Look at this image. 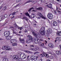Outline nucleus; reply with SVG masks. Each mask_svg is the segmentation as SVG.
I'll list each match as a JSON object with an SVG mask.
<instances>
[{
	"label": "nucleus",
	"mask_w": 61,
	"mask_h": 61,
	"mask_svg": "<svg viewBox=\"0 0 61 61\" xmlns=\"http://www.w3.org/2000/svg\"><path fill=\"white\" fill-rule=\"evenodd\" d=\"M15 26L16 27H18V25H15Z\"/></svg>",
	"instance_id": "57"
},
{
	"label": "nucleus",
	"mask_w": 61,
	"mask_h": 61,
	"mask_svg": "<svg viewBox=\"0 0 61 61\" xmlns=\"http://www.w3.org/2000/svg\"><path fill=\"white\" fill-rule=\"evenodd\" d=\"M30 59L29 58V56H27V60L28 61V60H29Z\"/></svg>",
	"instance_id": "31"
},
{
	"label": "nucleus",
	"mask_w": 61,
	"mask_h": 61,
	"mask_svg": "<svg viewBox=\"0 0 61 61\" xmlns=\"http://www.w3.org/2000/svg\"><path fill=\"white\" fill-rule=\"evenodd\" d=\"M4 35L5 37H7L6 38V39L7 40H10L11 39L12 37L11 36H9V35H10V32L9 31H5L4 33Z\"/></svg>",
	"instance_id": "2"
},
{
	"label": "nucleus",
	"mask_w": 61,
	"mask_h": 61,
	"mask_svg": "<svg viewBox=\"0 0 61 61\" xmlns=\"http://www.w3.org/2000/svg\"><path fill=\"white\" fill-rule=\"evenodd\" d=\"M25 14L26 16H28L29 17H30V15L28 12H25Z\"/></svg>",
	"instance_id": "13"
},
{
	"label": "nucleus",
	"mask_w": 61,
	"mask_h": 61,
	"mask_svg": "<svg viewBox=\"0 0 61 61\" xmlns=\"http://www.w3.org/2000/svg\"><path fill=\"white\" fill-rule=\"evenodd\" d=\"M15 32L14 31H13V34H15Z\"/></svg>",
	"instance_id": "58"
},
{
	"label": "nucleus",
	"mask_w": 61,
	"mask_h": 61,
	"mask_svg": "<svg viewBox=\"0 0 61 61\" xmlns=\"http://www.w3.org/2000/svg\"><path fill=\"white\" fill-rule=\"evenodd\" d=\"M20 5V4H18L17 5L14 6V7H17V6H19V5Z\"/></svg>",
	"instance_id": "35"
},
{
	"label": "nucleus",
	"mask_w": 61,
	"mask_h": 61,
	"mask_svg": "<svg viewBox=\"0 0 61 61\" xmlns=\"http://www.w3.org/2000/svg\"><path fill=\"white\" fill-rule=\"evenodd\" d=\"M45 6H46L48 8H49L50 9H53L52 7V5L51 3H49V5H45Z\"/></svg>",
	"instance_id": "9"
},
{
	"label": "nucleus",
	"mask_w": 61,
	"mask_h": 61,
	"mask_svg": "<svg viewBox=\"0 0 61 61\" xmlns=\"http://www.w3.org/2000/svg\"><path fill=\"white\" fill-rule=\"evenodd\" d=\"M19 33H21V31H19Z\"/></svg>",
	"instance_id": "64"
},
{
	"label": "nucleus",
	"mask_w": 61,
	"mask_h": 61,
	"mask_svg": "<svg viewBox=\"0 0 61 61\" xmlns=\"http://www.w3.org/2000/svg\"><path fill=\"white\" fill-rule=\"evenodd\" d=\"M57 21L58 24L59 25L60 24V21L59 20H58Z\"/></svg>",
	"instance_id": "37"
},
{
	"label": "nucleus",
	"mask_w": 61,
	"mask_h": 61,
	"mask_svg": "<svg viewBox=\"0 0 61 61\" xmlns=\"http://www.w3.org/2000/svg\"><path fill=\"white\" fill-rule=\"evenodd\" d=\"M48 45L50 47H54V45L51 43H49L48 44Z\"/></svg>",
	"instance_id": "17"
},
{
	"label": "nucleus",
	"mask_w": 61,
	"mask_h": 61,
	"mask_svg": "<svg viewBox=\"0 0 61 61\" xmlns=\"http://www.w3.org/2000/svg\"><path fill=\"white\" fill-rule=\"evenodd\" d=\"M3 40V39L0 38V40Z\"/></svg>",
	"instance_id": "60"
},
{
	"label": "nucleus",
	"mask_w": 61,
	"mask_h": 61,
	"mask_svg": "<svg viewBox=\"0 0 61 61\" xmlns=\"http://www.w3.org/2000/svg\"><path fill=\"white\" fill-rule=\"evenodd\" d=\"M48 57L50 59H51L54 58V57L52 56H49Z\"/></svg>",
	"instance_id": "24"
},
{
	"label": "nucleus",
	"mask_w": 61,
	"mask_h": 61,
	"mask_svg": "<svg viewBox=\"0 0 61 61\" xmlns=\"http://www.w3.org/2000/svg\"><path fill=\"white\" fill-rule=\"evenodd\" d=\"M59 47L60 48V50H61V45H59Z\"/></svg>",
	"instance_id": "45"
},
{
	"label": "nucleus",
	"mask_w": 61,
	"mask_h": 61,
	"mask_svg": "<svg viewBox=\"0 0 61 61\" xmlns=\"http://www.w3.org/2000/svg\"><path fill=\"white\" fill-rule=\"evenodd\" d=\"M30 46L31 47H34V45H31Z\"/></svg>",
	"instance_id": "48"
},
{
	"label": "nucleus",
	"mask_w": 61,
	"mask_h": 61,
	"mask_svg": "<svg viewBox=\"0 0 61 61\" xmlns=\"http://www.w3.org/2000/svg\"><path fill=\"white\" fill-rule=\"evenodd\" d=\"M23 19H24L26 20V17H23Z\"/></svg>",
	"instance_id": "42"
},
{
	"label": "nucleus",
	"mask_w": 61,
	"mask_h": 61,
	"mask_svg": "<svg viewBox=\"0 0 61 61\" xmlns=\"http://www.w3.org/2000/svg\"><path fill=\"white\" fill-rule=\"evenodd\" d=\"M12 15V13H10L9 15V16H10V15Z\"/></svg>",
	"instance_id": "56"
},
{
	"label": "nucleus",
	"mask_w": 61,
	"mask_h": 61,
	"mask_svg": "<svg viewBox=\"0 0 61 61\" xmlns=\"http://www.w3.org/2000/svg\"><path fill=\"white\" fill-rule=\"evenodd\" d=\"M47 32L48 33H49L50 34H52V30L51 29H47Z\"/></svg>",
	"instance_id": "12"
},
{
	"label": "nucleus",
	"mask_w": 61,
	"mask_h": 61,
	"mask_svg": "<svg viewBox=\"0 0 61 61\" xmlns=\"http://www.w3.org/2000/svg\"><path fill=\"white\" fill-rule=\"evenodd\" d=\"M18 29H20V27H19L18 28Z\"/></svg>",
	"instance_id": "62"
},
{
	"label": "nucleus",
	"mask_w": 61,
	"mask_h": 61,
	"mask_svg": "<svg viewBox=\"0 0 61 61\" xmlns=\"http://www.w3.org/2000/svg\"><path fill=\"white\" fill-rule=\"evenodd\" d=\"M57 25V23L55 21H53V26H56Z\"/></svg>",
	"instance_id": "16"
},
{
	"label": "nucleus",
	"mask_w": 61,
	"mask_h": 61,
	"mask_svg": "<svg viewBox=\"0 0 61 61\" xmlns=\"http://www.w3.org/2000/svg\"><path fill=\"white\" fill-rule=\"evenodd\" d=\"M45 27H42L40 30V34L42 36H46V35H45Z\"/></svg>",
	"instance_id": "3"
},
{
	"label": "nucleus",
	"mask_w": 61,
	"mask_h": 61,
	"mask_svg": "<svg viewBox=\"0 0 61 61\" xmlns=\"http://www.w3.org/2000/svg\"><path fill=\"white\" fill-rule=\"evenodd\" d=\"M19 56H20V57L21 58H25L26 57V56L25 54L24 53L23 54H22L20 52H19L18 53Z\"/></svg>",
	"instance_id": "5"
},
{
	"label": "nucleus",
	"mask_w": 61,
	"mask_h": 61,
	"mask_svg": "<svg viewBox=\"0 0 61 61\" xmlns=\"http://www.w3.org/2000/svg\"><path fill=\"white\" fill-rule=\"evenodd\" d=\"M34 7H32L31 8H30V9H29L28 10V12H30V11H31V9H34Z\"/></svg>",
	"instance_id": "27"
},
{
	"label": "nucleus",
	"mask_w": 61,
	"mask_h": 61,
	"mask_svg": "<svg viewBox=\"0 0 61 61\" xmlns=\"http://www.w3.org/2000/svg\"><path fill=\"white\" fill-rule=\"evenodd\" d=\"M53 15L51 13H49L47 15V16L50 19H52V18H53Z\"/></svg>",
	"instance_id": "7"
},
{
	"label": "nucleus",
	"mask_w": 61,
	"mask_h": 61,
	"mask_svg": "<svg viewBox=\"0 0 61 61\" xmlns=\"http://www.w3.org/2000/svg\"><path fill=\"white\" fill-rule=\"evenodd\" d=\"M45 42H46V43H47V41H46L45 40Z\"/></svg>",
	"instance_id": "54"
},
{
	"label": "nucleus",
	"mask_w": 61,
	"mask_h": 61,
	"mask_svg": "<svg viewBox=\"0 0 61 61\" xmlns=\"http://www.w3.org/2000/svg\"><path fill=\"white\" fill-rule=\"evenodd\" d=\"M3 18L2 17H0V21H2Z\"/></svg>",
	"instance_id": "39"
},
{
	"label": "nucleus",
	"mask_w": 61,
	"mask_h": 61,
	"mask_svg": "<svg viewBox=\"0 0 61 61\" xmlns=\"http://www.w3.org/2000/svg\"><path fill=\"white\" fill-rule=\"evenodd\" d=\"M27 37L28 39L26 40V43H30V40L32 41L33 39L32 38V36L30 35H28L27 36Z\"/></svg>",
	"instance_id": "4"
},
{
	"label": "nucleus",
	"mask_w": 61,
	"mask_h": 61,
	"mask_svg": "<svg viewBox=\"0 0 61 61\" xmlns=\"http://www.w3.org/2000/svg\"><path fill=\"white\" fill-rule=\"evenodd\" d=\"M41 46H44L42 45V44H41Z\"/></svg>",
	"instance_id": "61"
},
{
	"label": "nucleus",
	"mask_w": 61,
	"mask_h": 61,
	"mask_svg": "<svg viewBox=\"0 0 61 61\" xmlns=\"http://www.w3.org/2000/svg\"><path fill=\"white\" fill-rule=\"evenodd\" d=\"M57 9H58V8L57 7V6H56V10H57Z\"/></svg>",
	"instance_id": "55"
},
{
	"label": "nucleus",
	"mask_w": 61,
	"mask_h": 61,
	"mask_svg": "<svg viewBox=\"0 0 61 61\" xmlns=\"http://www.w3.org/2000/svg\"><path fill=\"white\" fill-rule=\"evenodd\" d=\"M38 53H39V52H36L34 53V54H38Z\"/></svg>",
	"instance_id": "44"
},
{
	"label": "nucleus",
	"mask_w": 61,
	"mask_h": 61,
	"mask_svg": "<svg viewBox=\"0 0 61 61\" xmlns=\"http://www.w3.org/2000/svg\"><path fill=\"white\" fill-rule=\"evenodd\" d=\"M28 61H32V60L31 59H30V60H28Z\"/></svg>",
	"instance_id": "51"
},
{
	"label": "nucleus",
	"mask_w": 61,
	"mask_h": 61,
	"mask_svg": "<svg viewBox=\"0 0 61 61\" xmlns=\"http://www.w3.org/2000/svg\"><path fill=\"white\" fill-rule=\"evenodd\" d=\"M32 33L33 36H34L35 37H34V41L36 44H39V43L40 40L39 39L37 38L36 39V36L37 35L36 34V33L34 31H32Z\"/></svg>",
	"instance_id": "1"
},
{
	"label": "nucleus",
	"mask_w": 61,
	"mask_h": 61,
	"mask_svg": "<svg viewBox=\"0 0 61 61\" xmlns=\"http://www.w3.org/2000/svg\"><path fill=\"white\" fill-rule=\"evenodd\" d=\"M17 44L16 43H13L12 45V46H17Z\"/></svg>",
	"instance_id": "25"
},
{
	"label": "nucleus",
	"mask_w": 61,
	"mask_h": 61,
	"mask_svg": "<svg viewBox=\"0 0 61 61\" xmlns=\"http://www.w3.org/2000/svg\"><path fill=\"white\" fill-rule=\"evenodd\" d=\"M2 61H8V59L7 58H5L2 60Z\"/></svg>",
	"instance_id": "23"
},
{
	"label": "nucleus",
	"mask_w": 61,
	"mask_h": 61,
	"mask_svg": "<svg viewBox=\"0 0 61 61\" xmlns=\"http://www.w3.org/2000/svg\"><path fill=\"white\" fill-rule=\"evenodd\" d=\"M10 29H11V28H13V27L12 26H10Z\"/></svg>",
	"instance_id": "49"
},
{
	"label": "nucleus",
	"mask_w": 61,
	"mask_h": 61,
	"mask_svg": "<svg viewBox=\"0 0 61 61\" xmlns=\"http://www.w3.org/2000/svg\"><path fill=\"white\" fill-rule=\"evenodd\" d=\"M56 39L57 41H59V42L60 41H61V39H60L59 37H57L56 38Z\"/></svg>",
	"instance_id": "18"
},
{
	"label": "nucleus",
	"mask_w": 61,
	"mask_h": 61,
	"mask_svg": "<svg viewBox=\"0 0 61 61\" xmlns=\"http://www.w3.org/2000/svg\"><path fill=\"white\" fill-rule=\"evenodd\" d=\"M16 41H14V39H11L10 40V42L12 44L13 43V42H14Z\"/></svg>",
	"instance_id": "22"
},
{
	"label": "nucleus",
	"mask_w": 61,
	"mask_h": 61,
	"mask_svg": "<svg viewBox=\"0 0 61 61\" xmlns=\"http://www.w3.org/2000/svg\"><path fill=\"white\" fill-rule=\"evenodd\" d=\"M34 57L35 56H31L30 57L31 59H32V60H33Z\"/></svg>",
	"instance_id": "29"
},
{
	"label": "nucleus",
	"mask_w": 61,
	"mask_h": 61,
	"mask_svg": "<svg viewBox=\"0 0 61 61\" xmlns=\"http://www.w3.org/2000/svg\"><path fill=\"white\" fill-rule=\"evenodd\" d=\"M54 12L55 14H56V10H54Z\"/></svg>",
	"instance_id": "47"
},
{
	"label": "nucleus",
	"mask_w": 61,
	"mask_h": 61,
	"mask_svg": "<svg viewBox=\"0 0 61 61\" xmlns=\"http://www.w3.org/2000/svg\"><path fill=\"white\" fill-rule=\"evenodd\" d=\"M24 52H26V53H31V52L30 51H29L25 50L24 51Z\"/></svg>",
	"instance_id": "26"
},
{
	"label": "nucleus",
	"mask_w": 61,
	"mask_h": 61,
	"mask_svg": "<svg viewBox=\"0 0 61 61\" xmlns=\"http://www.w3.org/2000/svg\"><path fill=\"white\" fill-rule=\"evenodd\" d=\"M22 29H23V27L20 28V30H22Z\"/></svg>",
	"instance_id": "53"
},
{
	"label": "nucleus",
	"mask_w": 61,
	"mask_h": 61,
	"mask_svg": "<svg viewBox=\"0 0 61 61\" xmlns=\"http://www.w3.org/2000/svg\"><path fill=\"white\" fill-rule=\"evenodd\" d=\"M41 17H38L37 18V19H41Z\"/></svg>",
	"instance_id": "43"
},
{
	"label": "nucleus",
	"mask_w": 61,
	"mask_h": 61,
	"mask_svg": "<svg viewBox=\"0 0 61 61\" xmlns=\"http://www.w3.org/2000/svg\"><path fill=\"white\" fill-rule=\"evenodd\" d=\"M47 61H51L49 60H48Z\"/></svg>",
	"instance_id": "63"
},
{
	"label": "nucleus",
	"mask_w": 61,
	"mask_h": 61,
	"mask_svg": "<svg viewBox=\"0 0 61 61\" xmlns=\"http://www.w3.org/2000/svg\"><path fill=\"white\" fill-rule=\"evenodd\" d=\"M2 50H11V48H9L8 46H3L2 49Z\"/></svg>",
	"instance_id": "6"
},
{
	"label": "nucleus",
	"mask_w": 61,
	"mask_h": 61,
	"mask_svg": "<svg viewBox=\"0 0 61 61\" xmlns=\"http://www.w3.org/2000/svg\"><path fill=\"white\" fill-rule=\"evenodd\" d=\"M19 41L20 43H22V44H24L25 43V40L24 39L20 38Z\"/></svg>",
	"instance_id": "11"
},
{
	"label": "nucleus",
	"mask_w": 61,
	"mask_h": 61,
	"mask_svg": "<svg viewBox=\"0 0 61 61\" xmlns=\"http://www.w3.org/2000/svg\"><path fill=\"white\" fill-rule=\"evenodd\" d=\"M17 61H22L23 60L21 58H19H19H18V59L17 60Z\"/></svg>",
	"instance_id": "28"
},
{
	"label": "nucleus",
	"mask_w": 61,
	"mask_h": 61,
	"mask_svg": "<svg viewBox=\"0 0 61 61\" xmlns=\"http://www.w3.org/2000/svg\"><path fill=\"white\" fill-rule=\"evenodd\" d=\"M46 36H49V33H48V32H46Z\"/></svg>",
	"instance_id": "33"
},
{
	"label": "nucleus",
	"mask_w": 61,
	"mask_h": 61,
	"mask_svg": "<svg viewBox=\"0 0 61 61\" xmlns=\"http://www.w3.org/2000/svg\"><path fill=\"white\" fill-rule=\"evenodd\" d=\"M24 32H25V33H26V32H27V30L26 29H25Z\"/></svg>",
	"instance_id": "46"
},
{
	"label": "nucleus",
	"mask_w": 61,
	"mask_h": 61,
	"mask_svg": "<svg viewBox=\"0 0 61 61\" xmlns=\"http://www.w3.org/2000/svg\"><path fill=\"white\" fill-rule=\"evenodd\" d=\"M42 9H43V8L41 7H39L36 8V10H42Z\"/></svg>",
	"instance_id": "20"
},
{
	"label": "nucleus",
	"mask_w": 61,
	"mask_h": 61,
	"mask_svg": "<svg viewBox=\"0 0 61 61\" xmlns=\"http://www.w3.org/2000/svg\"><path fill=\"white\" fill-rule=\"evenodd\" d=\"M46 21H47V22H48L49 23H50V21L48 19H46Z\"/></svg>",
	"instance_id": "30"
},
{
	"label": "nucleus",
	"mask_w": 61,
	"mask_h": 61,
	"mask_svg": "<svg viewBox=\"0 0 61 61\" xmlns=\"http://www.w3.org/2000/svg\"><path fill=\"white\" fill-rule=\"evenodd\" d=\"M4 8H5V9H6V7L5 6H4Z\"/></svg>",
	"instance_id": "59"
},
{
	"label": "nucleus",
	"mask_w": 61,
	"mask_h": 61,
	"mask_svg": "<svg viewBox=\"0 0 61 61\" xmlns=\"http://www.w3.org/2000/svg\"><path fill=\"white\" fill-rule=\"evenodd\" d=\"M13 58L14 59H15V60H18V59L19 57L18 56H17L16 55H14L13 56Z\"/></svg>",
	"instance_id": "10"
},
{
	"label": "nucleus",
	"mask_w": 61,
	"mask_h": 61,
	"mask_svg": "<svg viewBox=\"0 0 61 61\" xmlns=\"http://www.w3.org/2000/svg\"><path fill=\"white\" fill-rule=\"evenodd\" d=\"M21 0H17L16 1V2L17 3H18V2H20Z\"/></svg>",
	"instance_id": "40"
},
{
	"label": "nucleus",
	"mask_w": 61,
	"mask_h": 61,
	"mask_svg": "<svg viewBox=\"0 0 61 61\" xmlns=\"http://www.w3.org/2000/svg\"><path fill=\"white\" fill-rule=\"evenodd\" d=\"M61 54V51H59V55Z\"/></svg>",
	"instance_id": "41"
},
{
	"label": "nucleus",
	"mask_w": 61,
	"mask_h": 61,
	"mask_svg": "<svg viewBox=\"0 0 61 61\" xmlns=\"http://www.w3.org/2000/svg\"><path fill=\"white\" fill-rule=\"evenodd\" d=\"M15 14V12H14L12 14V15H14Z\"/></svg>",
	"instance_id": "38"
},
{
	"label": "nucleus",
	"mask_w": 61,
	"mask_h": 61,
	"mask_svg": "<svg viewBox=\"0 0 61 61\" xmlns=\"http://www.w3.org/2000/svg\"><path fill=\"white\" fill-rule=\"evenodd\" d=\"M36 50H38L39 49V48L37 47L36 48Z\"/></svg>",
	"instance_id": "50"
},
{
	"label": "nucleus",
	"mask_w": 61,
	"mask_h": 61,
	"mask_svg": "<svg viewBox=\"0 0 61 61\" xmlns=\"http://www.w3.org/2000/svg\"><path fill=\"white\" fill-rule=\"evenodd\" d=\"M57 35L58 36H61V31H58L57 33Z\"/></svg>",
	"instance_id": "15"
},
{
	"label": "nucleus",
	"mask_w": 61,
	"mask_h": 61,
	"mask_svg": "<svg viewBox=\"0 0 61 61\" xmlns=\"http://www.w3.org/2000/svg\"><path fill=\"white\" fill-rule=\"evenodd\" d=\"M56 53L57 55H59V51H57L56 52Z\"/></svg>",
	"instance_id": "32"
},
{
	"label": "nucleus",
	"mask_w": 61,
	"mask_h": 61,
	"mask_svg": "<svg viewBox=\"0 0 61 61\" xmlns=\"http://www.w3.org/2000/svg\"><path fill=\"white\" fill-rule=\"evenodd\" d=\"M37 15H39V16H40L41 17L42 19H46V18L45 16H44L43 15L40 13H38Z\"/></svg>",
	"instance_id": "8"
},
{
	"label": "nucleus",
	"mask_w": 61,
	"mask_h": 61,
	"mask_svg": "<svg viewBox=\"0 0 61 61\" xmlns=\"http://www.w3.org/2000/svg\"><path fill=\"white\" fill-rule=\"evenodd\" d=\"M43 55L45 57H49V56L47 54L45 53H43Z\"/></svg>",
	"instance_id": "14"
},
{
	"label": "nucleus",
	"mask_w": 61,
	"mask_h": 61,
	"mask_svg": "<svg viewBox=\"0 0 61 61\" xmlns=\"http://www.w3.org/2000/svg\"><path fill=\"white\" fill-rule=\"evenodd\" d=\"M32 2L33 3H34V1L32 0H29L27 2L25 3L24 4V5H25V4H27V3H30V2Z\"/></svg>",
	"instance_id": "19"
},
{
	"label": "nucleus",
	"mask_w": 61,
	"mask_h": 61,
	"mask_svg": "<svg viewBox=\"0 0 61 61\" xmlns=\"http://www.w3.org/2000/svg\"><path fill=\"white\" fill-rule=\"evenodd\" d=\"M31 17L32 18H34V17H35V16H34V15L33 14L31 15Z\"/></svg>",
	"instance_id": "36"
},
{
	"label": "nucleus",
	"mask_w": 61,
	"mask_h": 61,
	"mask_svg": "<svg viewBox=\"0 0 61 61\" xmlns=\"http://www.w3.org/2000/svg\"><path fill=\"white\" fill-rule=\"evenodd\" d=\"M14 17H15V16H13L11 18V19H13V18H14Z\"/></svg>",
	"instance_id": "52"
},
{
	"label": "nucleus",
	"mask_w": 61,
	"mask_h": 61,
	"mask_svg": "<svg viewBox=\"0 0 61 61\" xmlns=\"http://www.w3.org/2000/svg\"><path fill=\"white\" fill-rule=\"evenodd\" d=\"M40 57H44V56H43V55L42 54H41L40 55Z\"/></svg>",
	"instance_id": "34"
},
{
	"label": "nucleus",
	"mask_w": 61,
	"mask_h": 61,
	"mask_svg": "<svg viewBox=\"0 0 61 61\" xmlns=\"http://www.w3.org/2000/svg\"><path fill=\"white\" fill-rule=\"evenodd\" d=\"M38 58V56H35L33 60L35 61H36V60H37V58Z\"/></svg>",
	"instance_id": "21"
}]
</instances>
